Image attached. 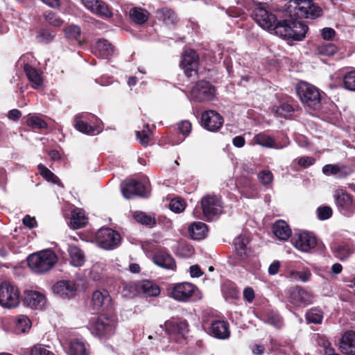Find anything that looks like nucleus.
I'll return each instance as SVG.
<instances>
[{
    "instance_id": "obj_1",
    "label": "nucleus",
    "mask_w": 355,
    "mask_h": 355,
    "mask_svg": "<svg viewBox=\"0 0 355 355\" xmlns=\"http://www.w3.org/2000/svg\"><path fill=\"white\" fill-rule=\"evenodd\" d=\"M252 17L263 29L274 31L276 35L286 40L302 41L309 29L304 23L293 20L291 16L282 17L279 13H273L262 3L254 8Z\"/></svg>"
},
{
    "instance_id": "obj_2",
    "label": "nucleus",
    "mask_w": 355,
    "mask_h": 355,
    "mask_svg": "<svg viewBox=\"0 0 355 355\" xmlns=\"http://www.w3.org/2000/svg\"><path fill=\"white\" fill-rule=\"evenodd\" d=\"M288 12L293 20L302 22L300 19H316L322 15V9L315 6L312 0H289Z\"/></svg>"
},
{
    "instance_id": "obj_3",
    "label": "nucleus",
    "mask_w": 355,
    "mask_h": 355,
    "mask_svg": "<svg viewBox=\"0 0 355 355\" xmlns=\"http://www.w3.org/2000/svg\"><path fill=\"white\" fill-rule=\"evenodd\" d=\"M58 261V257L51 250L30 254L27 258L28 267L35 272L44 273L50 270Z\"/></svg>"
},
{
    "instance_id": "obj_4",
    "label": "nucleus",
    "mask_w": 355,
    "mask_h": 355,
    "mask_svg": "<svg viewBox=\"0 0 355 355\" xmlns=\"http://www.w3.org/2000/svg\"><path fill=\"white\" fill-rule=\"evenodd\" d=\"M117 316L114 312H105L98 315L92 324V333L99 338H108L114 334Z\"/></svg>"
},
{
    "instance_id": "obj_5",
    "label": "nucleus",
    "mask_w": 355,
    "mask_h": 355,
    "mask_svg": "<svg viewBox=\"0 0 355 355\" xmlns=\"http://www.w3.org/2000/svg\"><path fill=\"white\" fill-rule=\"evenodd\" d=\"M296 92L301 102L315 110L321 105V94L314 85L304 81H300L295 87Z\"/></svg>"
},
{
    "instance_id": "obj_6",
    "label": "nucleus",
    "mask_w": 355,
    "mask_h": 355,
    "mask_svg": "<svg viewBox=\"0 0 355 355\" xmlns=\"http://www.w3.org/2000/svg\"><path fill=\"white\" fill-rule=\"evenodd\" d=\"M215 96V87L207 80L198 81L190 92V100L197 103L211 101Z\"/></svg>"
},
{
    "instance_id": "obj_7",
    "label": "nucleus",
    "mask_w": 355,
    "mask_h": 355,
    "mask_svg": "<svg viewBox=\"0 0 355 355\" xmlns=\"http://www.w3.org/2000/svg\"><path fill=\"white\" fill-rule=\"evenodd\" d=\"M20 293L18 288L9 282L0 284V305L4 308H15L19 303Z\"/></svg>"
},
{
    "instance_id": "obj_8",
    "label": "nucleus",
    "mask_w": 355,
    "mask_h": 355,
    "mask_svg": "<svg viewBox=\"0 0 355 355\" xmlns=\"http://www.w3.org/2000/svg\"><path fill=\"white\" fill-rule=\"evenodd\" d=\"M170 296L180 302H189L191 301L198 287L189 282H184L171 285Z\"/></svg>"
},
{
    "instance_id": "obj_9",
    "label": "nucleus",
    "mask_w": 355,
    "mask_h": 355,
    "mask_svg": "<svg viewBox=\"0 0 355 355\" xmlns=\"http://www.w3.org/2000/svg\"><path fill=\"white\" fill-rule=\"evenodd\" d=\"M91 304L92 309L96 311L114 312V305L108 291L105 289L96 290L92 295Z\"/></svg>"
},
{
    "instance_id": "obj_10",
    "label": "nucleus",
    "mask_w": 355,
    "mask_h": 355,
    "mask_svg": "<svg viewBox=\"0 0 355 355\" xmlns=\"http://www.w3.org/2000/svg\"><path fill=\"white\" fill-rule=\"evenodd\" d=\"M291 243L295 248L304 252H310L316 246L320 248L315 236L308 232L295 233L291 237Z\"/></svg>"
},
{
    "instance_id": "obj_11",
    "label": "nucleus",
    "mask_w": 355,
    "mask_h": 355,
    "mask_svg": "<svg viewBox=\"0 0 355 355\" xmlns=\"http://www.w3.org/2000/svg\"><path fill=\"white\" fill-rule=\"evenodd\" d=\"M288 300L296 307H304L313 302V295L300 286L288 290Z\"/></svg>"
},
{
    "instance_id": "obj_12",
    "label": "nucleus",
    "mask_w": 355,
    "mask_h": 355,
    "mask_svg": "<svg viewBox=\"0 0 355 355\" xmlns=\"http://www.w3.org/2000/svg\"><path fill=\"white\" fill-rule=\"evenodd\" d=\"M96 236L98 244L106 250L112 249L117 246L121 238L117 232L108 227L99 230Z\"/></svg>"
},
{
    "instance_id": "obj_13",
    "label": "nucleus",
    "mask_w": 355,
    "mask_h": 355,
    "mask_svg": "<svg viewBox=\"0 0 355 355\" xmlns=\"http://www.w3.org/2000/svg\"><path fill=\"white\" fill-rule=\"evenodd\" d=\"M201 207L205 217L208 220H211L221 211L220 198L216 196H206L201 200Z\"/></svg>"
},
{
    "instance_id": "obj_14",
    "label": "nucleus",
    "mask_w": 355,
    "mask_h": 355,
    "mask_svg": "<svg viewBox=\"0 0 355 355\" xmlns=\"http://www.w3.org/2000/svg\"><path fill=\"white\" fill-rule=\"evenodd\" d=\"M201 125L211 132H217L223 126L224 119L215 110L205 111L201 116Z\"/></svg>"
},
{
    "instance_id": "obj_15",
    "label": "nucleus",
    "mask_w": 355,
    "mask_h": 355,
    "mask_svg": "<svg viewBox=\"0 0 355 355\" xmlns=\"http://www.w3.org/2000/svg\"><path fill=\"white\" fill-rule=\"evenodd\" d=\"M198 64V55L195 51H185L182 55L180 67L188 78L197 76Z\"/></svg>"
},
{
    "instance_id": "obj_16",
    "label": "nucleus",
    "mask_w": 355,
    "mask_h": 355,
    "mask_svg": "<svg viewBox=\"0 0 355 355\" xmlns=\"http://www.w3.org/2000/svg\"><path fill=\"white\" fill-rule=\"evenodd\" d=\"M121 191L123 196L128 199L135 196L146 197L148 193V189L146 184L133 179L125 182Z\"/></svg>"
},
{
    "instance_id": "obj_17",
    "label": "nucleus",
    "mask_w": 355,
    "mask_h": 355,
    "mask_svg": "<svg viewBox=\"0 0 355 355\" xmlns=\"http://www.w3.org/2000/svg\"><path fill=\"white\" fill-rule=\"evenodd\" d=\"M166 331L170 335L184 337L189 331V324L185 319L171 318L165 322Z\"/></svg>"
},
{
    "instance_id": "obj_18",
    "label": "nucleus",
    "mask_w": 355,
    "mask_h": 355,
    "mask_svg": "<svg viewBox=\"0 0 355 355\" xmlns=\"http://www.w3.org/2000/svg\"><path fill=\"white\" fill-rule=\"evenodd\" d=\"M254 141L263 147L268 148L281 149L286 146L288 143V138L286 135H283L281 142H277L275 138L270 137L265 132H259L254 135Z\"/></svg>"
},
{
    "instance_id": "obj_19",
    "label": "nucleus",
    "mask_w": 355,
    "mask_h": 355,
    "mask_svg": "<svg viewBox=\"0 0 355 355\" xmlns=\"http://www.w3.org/2000/svg\"><path fill=\"white\" fill-rule=\"evenodd\" d=\"M208 333L217 339H227L231 335L229 322L224 320H214L209 324Z\"/></svg>"
},
{
    "instance_id": "obj_20",
    "label": "nucleus",
    "mask_w": 355,
    "mask_h": 355,
    "mask_svg": "<svg viewBox=\"0 0 355 355\" xmlns=\"http://www.w3.org/2000/svg\"><path fill=\"white\" fill-rule=\"evenodd\" d=\"M22 301L24 306L34 309H39L44 306L46 298L39 291L27 290L24 292Z\"/></svg>"
},
{
    "instance_id": "obj_21",
    "label": "nucleus",
    "mask_w": 355,
    "mask_h": 355,
    "mask_svg": "<svg viewBox=\"0 0 355 355\" xmlns=\"http://www.w3.org/2000/svg\"><path fill=\"white\" fill-rule=\"evenodd\" d=\"M335 201L340 211L349 216L354 210L352 196L343 190H337L334 195Z\"/></svg>"
},
{
    "instance_id": "obj_22",
    "label": "nucleus",
    "mask_w": 355,
    "mask_h": 355,
    "mask_svg": "<svg viewBox=\"0 0 355 355\" xmlns=\"http://www.w3.org/2000/svg\"><path fill=\"white\" fill-rule=\"evenodd\" d=\"M53 291L60 297L69 299L76 295L77 286L73 282L61 280L53 285Z\"/></svg>"
},
{
    "instance_id": "obj_23",
    "label": "nucleus",
    "mask_w": 355,
    "mask_h": 355,
    "mask_svg": "<svg viewBox=\"0 0 355 355\" xmlns=\"http://www.w3.org/2000/svg\"><path fill=\"white\" fill-rule=\"evenodd\" d=\"M340 349L346 354L355 355V331H345L340 340Z\"/></svg>"
},
{
    "instance_id": "obj_24",
    "label": "nucleus",
    "mask_w": 355,
    "mask_h": 355,
    "mask_svg": "<svg viewBox=\"0 0 355 355\" xmlns=\"http://www.w3.org/2000/svg\"><path fill=\"white\" fill-rule=\"evenodd\" d=\"M250 249L234 250V252L228 257L227 262L233 266L245 268L250 261Z\"/></svg>"
},
{
    "instance_id": "obj_25",
    "label": "nucleus",
    "mask_w": 355,
    "mask_h": 355,
    "mask_svg": "<svg viewBox=\"0 0 355 355\" xmlns=\"http://www.w3.org/2000/svg\"><path fill=\"white\" fill-rule=\"evenodd\" d=\"M154 263L167 270H175L176 263L174 258L168 252L164 251H158L153 256Z\"/></svg>"
},
{
    "instance_id": "obj_26",
    "label": "nucleus",
    "mask_w": 355,
    "mask_h": 355,
    "mask_svg": "<svg viewBox=\"0 0 355 355\" xmlns=\"http://www.w3.org/2000/svg\"><path fill=\"white\" fill-rule=\"evenodd\" d=\"M74 128L79 132L88 135H96L101 132L100 126H90L87 121L84 119L82 114L76 115L73 121Z\"/></svg>"
},
{
    "instance_id": "obj_27",
    "label": "nucleus",
    "mask_w": 355,
    "mask_h": 355,
    "mask_svg": "<svg viewBox=\"0 0 355 355\" xmlns=\"http://www.w3.org/2000/svg\"><path fill=\"white\" fill-rule=\"evenodd\" d=\"M87 224V218L82 209L76 208L71 211L69 227L73 230L83 228Z\"/></svg>"
},
{
    "instance_id": "obj_28",
    "label": "nucleus",
    "mask_w": 355,
    "mask_h": 355,
    "mask_svg": "<svg viewBox=\"0 0 355 355\" xmlns=\"http://www.w3.org/2000/svg\"><path fill=\"white\" fill-rule=\"evenodd\" d=\"M24 71L33 89H37L42 86V77L35 68L28 64H25Z\"/></svg>"
},
{
    "instance_id": "obj_29",
    "label": "nucleus",
    "mask_w": 355,
    "mask_h": 355,
    "mask_svg": "<svg viewBox=\"0 0 355 355\" xmlns=\"http://www.w3.org/2000/svg\"><path fill=\"white\" fill-rule=\"evenodd\" d=\"M272 232L279 240L286 241L292 237L291 229L288 224L283 220H278L273 224Z\"/></svg>"
},
{
    "instance_id": "obj_30",
    "label": "nucleus",
    "mask_w": 355,
    "mask_h": 355,
    "mask_svg": "<svg viewBox=\"0 0 355 355\" xmlns=\"http://www.w3.org/2000/svg\"><path fill=\"white\" fill-rule=\"evenodd\" d=\"M138 290L148 297H155L160 293V288L157 284L150 280H142L137 284Z\"/></svg>"
},
{
    "instance_id": "obj_31",
    "label": "nucleus",
    "mask_w": 355,
    "mask_h": 355,
    "mask_svg": "<svg viewBox=\"0 0 355 355\" xmlns=\"http://www.w3.org/2000/svg\"><path fill=\"white\" fill-rule=\"evenodd\" d=\"M68 252L70 257V263L75 267L82 266L85 261V257L83 251L75 245L69 246Z\"/></svg>"
},
{
    "instance_id": "obj_32",
    "label": "nucleus",
    "mask_w": 355,
    "mask_h": 355,
    "mask_svg": "<svg viewBox=\"0 0 355 355\" xmlns=\"http://www.w3.org/2000/svg\"><path fill=\"white\" fill-rule=\"evenodd\" d=\"M208 232L207 225L202 222H193L189 227L191 237L196 240H200L205 237Z\"/></svg>"
},
{
    "instance_id": "obj_33",
    "label": "nucleus",
    "mask_w": 355,
    "mask_h": 355,
    "mask_svg": "<svg viewBox=\"0 0 355 355\" xmlns=\"http://www.w3.org/2000/svg\"><path fill=\"white\" fill-rule=\"evenodd\" d=\"M69 355H90L89 347L79 339L72 340L69 346Z\"/></svg>"
},
{
    "instance_id": "obj_34",
    "label": "nucleus",
    "mask_w": 355,
    "mask_h": 355,
    "mask_svg": "<svg viewBox=\"0 0 355 355\" xmlns=\"http://www.w3.org/2000/svg\"><path fill=\"white\" fill-rule=\"evenodd\" d=\"M221 291L226 300H236L239 297V290L236 284L231 280L227 279L223 283Z\"/></svg>"
},
{
    "instance_id": "obj_35",
    "label": "nucleus",
    "mask_w": 355,
    "mask_h": 355,
    "mask_svg": "<svg viewBox=\"0 0 355 355\" xmlns=\"http://www.w3.org/2000/svg\"><path fill=\"white\" fill-rule=\"evenodd\" d=\"M331 250L334 255L340 261H344L353 253L352 245L346 243L334 245Z\"/></svg>"
},
{
    "instance_id": "obj_36",
    "label": "nucleus",
    "mask_w": 355,
    "mask_h": 355,
    "mask_svg": "<svg viewBox=\"0 0 355 355\" xmlns=\"http://www.w3.org/2000/svg\"><path fill=\"white\" fill-rule=\"evenodd\" d=\"M92 13L103 19H110L113 17L112 8L103 0H98Z\"/></svg>"
},
{
    "instance_id": "obj_37",
    "label": "nucleus",
    "mask_w": 355,
    "mask_h": 355,
    "mask_svg": "<svg viewBox=\"0 0 355 355\" xmlns=\"http://www.w3.org/2000/svg\"><path fill=\"white\" fill-rule=\"evenodd\" d=\"M131 19L137 24H144L149 18V12L141 8L134 7L130 10Z\"/></svg>"
},
{
    "instance_id": "obj_38",
    "label": "nucleus",
    "mask_w": 355,
    "mask_h": 355,
    "mask_svg": "<svg viewBox=\"0 0 355 355\" xmlns=\"http://www.w3.org/2000/svg\"><path fill=\"white\" fill-rule=\"evenodd\" d=\"M96 50L102 58H108L114 53V46L107 40L101 39L96 42Z\"/></svg>"
},
{
    "instance_id": "obj_39",
    "label": "nucleus",
    "mask_w": 355,
    "mask_h": 355,
    "mask_svg": "<svg viewBox=\"0 0 355 355\" xmlns=\"http://www.w3.org/2000/svg\"><path fill=\"white\" fill-rule=\"evenodd\" d=\"M164 21V23L168 26H175L178 22V19L175 12L169 8H162L158 10Z\"/></svg>"
},
{
    "instance_id": "obj_40",
    "label": "nucleus",
    "mask_w": 355,
    "mask_h": 355,
    "mask_svg": "<svg viewBox=\"0 0 355 355\" xmlns=\"http://www.w3.org/2000/svg\"><path fill=\"white\" fill-rule=\"evenodd\" d=\"M31 327V322L30 319L24 315H19L15 320L14 327V332L16 334L26 333Z\"/></svg>"
},
{
    "instance_id": "obj_41",
    "label": "nucleus",
    "mask_w": 355,
    "mask_h": 355,
    "mask_svg": "<svg viewBox=\"0 0 355 355\" xmlns=\"http://www.w3.org/2000/svg\"><path fill=\"white\" fill-rule=\"evenodd\" d=\"M25 119L26 125L33 130H43L48 128V124L46 121L37 116L28 114L26 118H23V119Z\"/></svg>"
},
{
    "instance_id": "obj_42",
    "label": "nucleus",
    "mask_w": 355,
    "mask_h": 355,
    "mask_svg": "<svg viewBox=\"0 0 355 355\" xmlns=\"http://www.w3.org/2000/svg\"><path fill=\"white\" fill-rule=\"evenodd\" d=\"M133 218L137 223L149 227H154L157 223L154 216L148 215L144 211H137L134 212Z\"/></svg>"
},
{
    "instance_id": "obj_43",
    "label": "nucleus",
    "mask_w": 355,
    "mask_h": 355,
    "mask_svg": "<svg viewBox=\"0 0 355 355\" xmlns=\"http://www.w3.org/2000/svg\"><path fill=\"white\" fill-rule=\"evenodd\" d=\"M37 170L40 175L47 182L60 185L62 183L59 178L51 171L44 164H40L37 165Z\"/></svg>"
},
{
    "instance_id": "obj_44",
    "label": "nucleus",
    "mask_w": 355,
    "mask_h": 355,
    "mask_svg": "<svg viewBox=\"0 0 355 355\" xmlns=\"http://www.w3.org/2000/svg\"><path fill=\"white\" fill-rule=\"evenodd\" d=\"M55 37V32L49 28H42L37 32L36 40L38 42L49 44L51 42Z\"/></svg>"
},
{
    "instance_id": "obj_45",
    "label": "nucleus",
    "mask_w": 355,
    "mask_h": 355,
    "mask_svg": "<svg viewBox=\"0 0 355 355\" xmlns=\"http://www.w3.org/2000/svg\"><path fill=\"white\" fill-rule=\"evenodd\" d=\"M307 323L320 324L323 318L322 311L317 308H311L305 314Z\"/></svg>"
},
{
    "instance_id": "obj_46",
    "label": "nucleus",
    "mask_w": 355,
    "mask_h": 355,
    "mask_svg": "<svg viewBox=\"0 0 355 355\" xmlns=\"http://www.w3.org/2000/svg\"><path fill=\"white\" fill-rule=\"evenodd\" d=\"M317 51L319 55L331 56L338 51V47L333 43L322 42L318 45Z\"/></svg>"
},
{
    "instance_id": "obj_47",
    "label": "nucleus",
    "mask_w": 355,
    "mask_h": 355,
    "mask_svg": "<svg viewBox=\"0 0 355 355\" xmlns=\"http://www.w3.org/2000/svg\"><path fill=\"white\" fill-rule=\"evenodd\" d=\"M44 19L46 23L53 27H60L63 24V20L58 15L51 10H46L43 14Z\"/></svg>"
},
{
    "instance_id": "obj_48",
    "label": "nucleus",
    "mask_w": 355,
    "mask_h": 355,
    "mask_svg": "<svg viewBox=\"0 0 355 355\" xmlns=\"http://www.w3.org/2000/svg\"><path fill=\"white\" fill-rule=\"evenodd\" d=\"M151 130L150 129L149 124L146 123L144 126V129L141 131H136L137 139L139 141V143L143 146H147L150 142V135Z\"/></svg>"
},
{
    "instance_id": "obj_49",
    "label": "nucleus",
    "mask_w": 355,
    "mask_h": 355,
    "mask_svg": "<svg viewBox=\"0 0 355 355\" xmlns=\"http://www.w3.org/2000/svg\"><path fill=\"white\" fill-rule=\"evenodd\" d=\"M343 80L345 89L355 92V69L346 72Z\"/></svg>"
},
{
    "instance_id": "obj_50",
    "label": "nucleus",
    "mask_w": 355,
    "mask_h": 355,
    "mask_svg": "<svg viewBox=\"0 0 355 355\" xmlns=\"http://www.w3.org/2000/svg\"><path fill=\"white\" fill-rule=\"evenodd\" d=\"M265 320L267 323L275 326V327H280L282 324V318L274 311H268L266 313Z\"/></svg>"
},
{
    "instance_id": "obj_51",
    "label": "nucleus",
    "mask_w": 355,
    "mask_h": 355,
    "mask_svg": "<svg viewBox=\"0 0 355 355\" xmlns=\"http://www.w3.org/2000/svg\"><path fill=\"white\" fill-rule=\"evenodd\" d=\"M185 207V201L180 197L173 198L169 203L170 209L175 213L182 212Z\"/></svg>"
},
{
    "instance_id": "obj_52",
    "label": "nucleus",
    "mask_w": 355,
    "mask_h": 355,
    "mask_svg": "<svg viewBox=\"0 0 355 355\" xmlns=\"http://www.w3.org/2000/svg\"><path fill=\"white\" fill-rule=\"evenodd\" d=\"M275 112L279 116L286 118L294 112V108L288 103H282L277 107Z\"/></svg>"
},
{
    "instance_id": "obj_53",
    "label": "nucleus",
    "mask_w": 355,
    "mask_h": 355,
    "mask_svg": "<svg viewBox=\"0 0 355 355\" xmlns=\"http://www.w3.org/2000/svg\"><path fill=\"white\" fill-rule=\"evenodd\" d=\"M65 35L67 38L77 40L81 34L80 28L76 25H71L65 28Z\"/></svg>"
},
{
    "instance_id": "obj_54",
    "label": "nucleus",
    "mask_w": 355,
    "mask_h": 355,
    "mask_svg": "<svg viewBox=\"0 0 355 355\" xmlns=\"http://www.w3.org/2000/svg\"><path fill=\"white\" fill-rule=\"evenodd\" d=\"M250 240L248 236L240 234L234 240V250H243L248 249L247 245H248Z\"/></svg>"
},
{
    "instance_id": "obj_55",
    "label": "nucleus",
    "mask_w": 355,
    "mask_h": 355,
    "mask_svg": "<svg viewBox=\"0 0 355 355\" xmlns=\"http://www.w3.org/2000/svg\"><path fill=\"white\" fill-rule=\"evenodd\" d=\"M290 277L297 280H300L303 282H306L309 280L311 276V272L309 270L297 271L291 270L289 272Z\"/></svg>"
},
{
    "instance_id": "obj_56",
    "label": "nucleus",
    "mask_w": 355,
    "mask_h": 355,
    "mask_svg": "<svg viewBox=\"0 0 355 355\" xmlns=\"http://www.w3.org/2000/svg\"><path fill=\"white\" fill-rule=\"evenodd\" d=\"M332 214V209L329 206H320L317 209L318 218L321 220L329 219Z\"/></svg>"
},
{
    "instance_id": "obj_57",
    "label": "nucleus",
    "mask_w": 355,
    "mask_h": 355,
    "mask_svg": "<svg viewBox=\"0 0 355 355\" xmlns=\"http://www.w3.org/2000/svg\"><path fill=\"white\" fill-rule=\"evenodd\" d=\"M84 117V119L87 121L90 126L93 128V126H100L101 128V132L103 130V122L100 119H98L96 116L92 114H82Z\"/></svg>"
},
{
    "instance_id": "obj_58",
    "label": "nucleus",
    "mask_w": 355,
    "mask_h": 355,
    "mask_svg": "<svg viewBox=\"0 0 355 355\" xmlns=\"http://www.w3.org/2000/svg\"><path fill=\"white\" fill-rule=\"evenodd\" d=\"M258 178L262 184L268 185L272 181L273 175L270 171L263 170L258 173Z\"/></svg>"
},
{
    "instance_id": "obj_59",
    "label": "nucleus",
    "mask_w": 355,
    "mask_h": 355,
    "mask_svg": "<svg viewBox=\"0 0 355 355\" xmlns=\"http://www.w3.org/2000/svg\"><path fill=\"white\" fill-rule=\"evenodd\" d=\"M178 128L180 132L184 136L187 137L191 131L192 125L189 120H183L178 123Z\"/></svg>"
},
{
    "instance_id": "obj_60",
    "label": "nucleus",
    "mask_w": 355,
    "mask_h": 355,
    "mask_svg": "<svg viewBox=\"0 0 355 355\" xmlns=\"http://www.w3.org/2000/svg\"><path fill=\"white\" fill-rule=\"evenodd\" d=\"M29 355H54V354L41 345H35L30 349Z\"/></svg>"
},
{
    "instance_id": "obj_61",
    "label": "nucleus",
    "mask_w": 355,
    "mask_h": 355,
    "mask_svg": "<svg viewBox=\"0 0 355 355\" xmlns=\"http://www.w3.org/2000/svg\"><path fill=\"white\" fill-rule=\"evenodd\" d=\"M339 172V166L336 164H326L322 167V173L326 175H336Z\"/></svg>"
},
{
    "instance_id": "obj_62",
    "label": "nucleus",
    "mask_w": 355,
    "mask_h": 355,
    "mask_svg": "<svg viewBox=\"0 0 355 355\" xmlns=\"http://www.w3.org/2000/svg\"><path fill=\"white\" fill-rule=\"evenodd\" d=\"M352 173V169L347 166H339V172L336 174V178L344 179L348 177Z\"/></svg>"
},
{
    "instance_id": "obj_63",
    "label": "nucleus",
    "mask_w": 355,
    "mask_h": 355,
    "mask_svg": "<svg viewBox=\"0 0 355 355\" xmlns=\"http://www.w3.org/2000/svg\"><path fill=\"white\" fill-rule=\"evenodd\" d=\"M322 37L325 40H331L336 35V31L332 28L326 27L322 29Z\"/></svg>"
},
{
    "instance_id": "obj_64",
    "label": "nucleus",
    "mask_w": 355,
    "mask_h": 355,
    "mask_svg": "<svg viewBox=\"0 0 355 355\" xmlns=\"http://www.w3.org/2000/svg\"><path fill=\"white\" fill-rule=\"evenodd\" d=\"M315 163V159L311 157H302L298 159L297 164L304 168H308Z\"/></svg>"
}]
</instances>
